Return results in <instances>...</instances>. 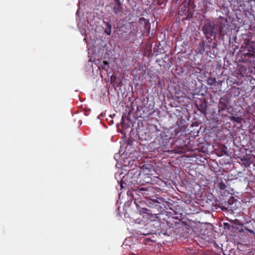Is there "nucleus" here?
<instances>
[{"instance_id": "e433bc0d", "label": "nucleus", "mask_w": 255, "mask_h": 255, "mask_svg": "<svg viewBox=\"0 0 255 255\" xmlns=\"http://www.w3.org/2000/svg\"><path fill=\"white\" fill-rule=\"evenodd\" d=\"M136 223H138V224H140V222H141V221L139 220V219H137V220H136L135 221Z\"/></svg>"}, {"instance_id": "0eeeda50", "label": "nucleus", "mask_w": 255, "mask_h": 255, "mask_svg": "<svg viewBox=\"0 0 255 255\" xmlns=\"http://www.w3.org/2000/svg\"><path fill=\"white\" fill-rule=\"evenodd\" d=\"M155 198L150 199L148 204L149 207L153 208H161L160 205H162L164 208L166 210H170L173 212L175 215L178 213L176 207H178L177 203H174L172 200L168 199V201H166L165 199L159 197H155Z\"/></svg>"}, {"instance_id": "a878e982", "label": "nucleus", "mask_w": 255, "mask_h": 255, "mask_svg": "<svg viewBox=\"0 0 255 255\" xmlns=\"http://www.w3.org/2000/svg\"><path fill=\"white\" fill-rule=\"evenodd\" d=\"M179 128L175 129L173 131L171 132V137L175 138L177 134L180 132Z\"/></svg>"}, {"instance_id": "ddd939ff", "label": "nucleus", "mask_w": 255, "mask_h": 255, "mask_svg": "<svg viewBox=\"0 0 255 255\" xmlns=\"http://www.w3.org/2000/svg\"><path fill=\"white\" fill-rule=\"evenodd\" d=\"M238 202L237 199H235L234 197H231L228 201L226 209H229L230 210H235L237 208L236 204Z\"/></svg>"}, {"instance_id": "2f4dec72", "label": "nucleus", "mask_w": 255, "mask_h": 255, "mask_svg": "<svg viewBox=\"0 0 255 255\" xmlns=\"http://www.w3.org/2000/svg\"><path fill=\"white\" fill-rule=\"evenodd\" d=\"M121 126L123 128H127L128 127V126H127V125L125 124L124 123V117L123 116L122 118V121H121Z\"/></svg>"}, {"instance_id": "39448f33", "label": "nucleus", "mask_w": 255, "mask_h": 255, "mask_svg": "<svg viewBox=\"0 0 255 255\" xmlns=\"http://www.w3.org/2000/svg\"><path fill=\"white\" fill-rule=\"evenodd\" d=\"M155 198L150 199L148 204L149 207L153 208H161L160 205H162L164 208L166 210H170L173 212L175 215L178 213L176 207H178L177 203H174L172 200L168 199V201H166L165 199L159 197H155Z\"/></svg>"}, {"instance_id": "423d86ee", "label": "nucleus", "mask_w": 255, "mask_h": 255, "mask_svg": "<svg viewBox=\"0 0 255 255\" xmlns=\"http://www.w3.org/2000/svg\"><path fill=\"white\" fill-rule=\"evenodd\" d=\"M155 198L150 199L148 204L149 207L153 208H161L160 205H162L164 208L166 210H170L173 212L175 215L178 213L176 207H178L177 203H174L172 200L168 199V201H166L165 199L159 197H155Z\"/></svg>"}, {"instance_id": "6ab92c4d", "label": "nucleus", "mask_w": 255, "mask_h": 255, "mask_svg": "<svg viewBox=\"0 0 255 255\" xmlns=\"http://www.w3.org/2000/svg\"><path fill=\"white\" fill-rule=\"evenodd\" d=\"M104 23L106 26V28H105L104 32L108 35H110L111 33L112 25L109 22H104Z\"/></svg>"}, {"instance_id": "4be33fe9", "label": "nucleus", "mask_w": 255, "mask_h": 255, "mask_svg": "<svg viewBox=\"0 0 255 255\" xmlns=\"http://www.w3.org/2000/svg\"><path fill=\"white\" fill-rule=\"evenodd\" d=\"M229 118L231 121L236 122L238 124H240L243 121V119L239 117L232 116L230 117Z\"/></svg>"}, {"instance_id": "2eb2a0df", "label": "nucleus", "mask_w": 255, "mask_h": 255, "mask_svg": "<svg viewBox=\"0 0 255 255\" xmlns=\"http://www.w3.org/2000/svg\"><path fill=\"white\" fill-rule=\"evenodd\" d=\"M241 93V90L239 88L233 87L230 90L229 92H227V94H231V98L232 96H238Z\"/></svg>"}, {"instance_id": "9d476101", "label": "nucleus", "mask_w": 255, "mask_h": 255, "mask_svg": "<svg viewBox=\"0 0 255 255\" xmlns=\"http://www.w3.org/2000/svg\"><path fill=\"white\" fill-rule=\"evenodd\" d=\"M245 47L248 49V52L245 54V55H249V56L255 57V42L250 40H246L245 42Z\"/></svg>"}, {"instance_id": "9b49d317", "label": "nucleus", "mask_w": 255, "mask_h": 255, "mask_svg": "<svg viewBox=\"0 0 255 255\" xmlns=\"http://www.w3.org/2000/svg\"><path fill=\"white\" fill-rule=\"evenodd\" d=\"M160 132L159 136H157L156 137L155 142H158L159 145L158 148H163V147L165 146L168 143V139L167 138V136L166 135L165 132Z\"/></svg>"}, {"instance_id": "aec40b11", "label": "nucleus", "mask_w": 255, "mask_h": 255, "mask_svg": "<svg viewBox=\"0 0 255 255\" xmlns=\"http://www.w3.org/2000/svg\"><path fill=\"white\" fill-rule=\"evenodd\" d=\"M195 0H187V6L191 10L193 11L195 7V4L194 3Z\"/></svg>"}, {"instance_id": "ea45409f", "label": "nucleus", "mask_w": 255, "mask_h": 255, "mask_svg": "<svg viewBox=\"0 0 255 255\" xmlns=\"http://www.w3.org/2000/svg\"><path fill=\"white\" fill-rule=\"evenodd\" d=\"M145 239L148 240V239H150V238H146Z\"/></svg>"}, {"instance_id": "20e7f679", "label": "nucleus", "mask_w": 255, "mask_h": 255, "mask_svg": "<svg viewBox=\"0 0 255 255\" xmlns=\"http://www.w3.org/2000/svg\"><path fill=\"white\" fill-rule=\"evenodd\" d=\"M155 198L150 199L148 204L149 207L153 208H161L160 205H162L164 208L166 210H170L173 212L175 215L178 213L176 207H178L177 203H174L172 200L168 199V201H166L165 199L159 197H155Z\"/></svg>"}, {"instance_id": "5701e85b", "label": "nucleus", "mask_w": 255, "mask_h": 255, "mask_svg": "<svg viewBox=\"0 0 255 255\" xmlns=\"http://www.w3.org/2000/svg\"><path fill=\"white\" fill-rule=\"evenodd\" d=\"M126 180H127V177H126L125 176H124L123 177V178L122 179L121 184H120L121 188H122V189L125 188H126L127 186L129 185V183H128L127 182H126Z\"/></svg>"}, {"instance_id": "f03ea898", "label": "nucleus", "mask_w": 255, "mask_h": 255, "mask_svg": "<svg viewBox=\"0 0 255 255\" xmlns=\"http://www.w3.org/2000/svg\"><path fill=\"white\" fill-rule=\"evenodd\" d=\"M238 220L232 222V224L224 223V233L227 239H233L234 237L243 238H253L255 237V220L251 221L246 226L239 223Z\"/></svg>"}, {"instance_id": "b1692460", "label": "nucleus", "mask_w": 255, "mask_h": 255, "mask_svg": "<svg viewBox=\"0 0 255 255\" xmlns=\"http://www.w3.org/2000/svg\"><path fill=\"white\" fill-rule=\"evenodd\" d=\"M216 82V80L215 78L210 77L207 80V84L210 86H212L215 84Z\"/></svg>"}, {"instance_id": "473e14b6", "label": "nucleus", "mask_w": 255, "mask_h": 255, "mask_svg": "<svg viewBox=\"0 0 255 255\" xmlns=\"http://www.w3.org/2000/svg\"><path fill=\"white\" fill-rule=\"evenodd\" d=\"M248 12H249V13L250 14V15H252L253 17L255 16V15H254L255 11L253 9H252V8H251L250 10H248Z\"/></svg>"}, {"instance_id": "f3484780", "label": "nucleus", "mask_w": 255, "mask_h": 255, "mask_svg": "<svg viewBox=\"0 0 255 255\" xmlns=\"http://www.w3.org/2000/svg\"><path fill=\"white\" fill-rule=\"evenodd\" d=\"M227 181L226 179L223 181L221 179H218L217 181V186L220 188V190H225L227 187L226 184Z\"/></svg>"}, {"instance_id": "c85d7f7f", "label": "nucleus", "mask_w": 255, "mask_h": 255, "mask_svg": "<svg viewBox=\"0 0 255 255\" xmlns=\"http://www.w3.org/2000/svg\"><path fill=\"white\" fill-rule=\"evenodd\" d=\"M135 172H136L135 171L134 169H131L128 171V172L127 174V176H131V175H132V174L134 175Z\"/></svg>"}, {"instance_id": "7ed1b4c3", "label": "nucleus", "mask_w": 255, "mask_h": 255, "mask_svg": "<svg viewBox=\"0 0 255 255\" xmlns=\"http://www.w3.org/2000/svg\"><path fill=\"white\" fill-rule=\"evenodd\" d=\"M230 22L226 17L219 16L214 21L206 20L202 27V30L207 39L215 38L218 33L221 37L224 36L230 31Z\"/></svg>"}, {"instance_id": "7c9ffc66", "label": "nucleus", "mask_w": 255, "mask_h": 255, "mask_svg": "<svg viewBox=\"0 0 255 255\" xmlns=\"http://www.w3.org/2000/svg\"><path fill=\"white\" fill-rule=\"evenodd\" d=\"M140 191H141V192H141V194H142L143 195H145V198L148 197L147 196H146V195H147V194L146 193V192H147V190H145V189H144V188H141V189H140Z\"/></svg>"}, {"instance_id": "4c0bfd02", "label": "nucleus", "mask_w": 255, "mask_h": 255, "mask_svg": "<svg viewBox=\"0 0 255 255\" xmlns=\"http://www.w3.org/2000/svg\"><path fill=\"white\" fill-rule=\"evenodd\" d=\"M167 213L168 214H170L171 215L172 214V213L171 212H167Z\"/></svg>"}, {"instance_id": "dca6fc26", "label": "nucleus", "mask_w": 255, "mask_h": 255, "mask_svg": "<svg viewBox=\"0 0 255 255\" xmlns=\"http://www.w3.org/2000/svg\"><path fill=\"white\" fill-rule=\"evenodd\" d=\"M197 243L200 247L203 248L208 247L210 243L215 244V240H198Z\"/></svg>"}, {"instance_id": "1a4fd4ad", "label": "nucleus", "mask_w": 255, "mask_h": 255, "mask_svg": "<svg viewBox=\"0 0 255 255\" xmlns=\"http://www.w3.org/2000/svg\"><path fill=\"white\" fill-rule=\"evenodd\" d=\"M187 0H184L182 2V5L180 6L179 10V15L180 16H185L183 19H188L191 18L193 15V11L191 10L187 6Z\"/></svg>"}, {"instance_id": "c9c22d12", "label": "nucleus", "mask_w": 255, "mask_h": 255, "mask_svg": "<svg viewBox=\"0 0 255 255\" xmlns=\"http://www.w3.org/2000/svg\"><path fill=\"white\" fill-rule=\"evenodd\" d=\"M113 123H114V121H113V120H110V122H109V124H110V125H112V124H113Z\"/></svg>"}, {"instance_id": "72a5a7b5", "label": "nucleus", "mask_w": 255, "mask_h": 255, "mask_svg": "<svg viewBox=\"0 0 255 255\" xmlns=\"http://www.w3.org/2000/svg\"><path fill=\"white\" fill-rule=\"evenodd\" d=\"M237 1V3L239 4V6H242V3H243V0H234V2Z\"/></svg>"}, {"instance_id": "bb28decb", "label": "nucleus", "mask_w": 255, "mask_h": 255, "mask_svg": "<svg viewBox=\"0 0 255 255\" xmlns=\"http://www.w3.org/2000/svg\"><path fill=\"white\" fill-rule=\"evenodd\" d=\"M239 242L241 244H243L244 245H245V246L247 248H249L250 246V240H239Z\"/></svg>"}, {"instance_id": "f704fd0d", "label": "nucleus", "mask_w": 255, "mask_h": 255, "mask_svg": "<svg viewBox=\"0 0 255 255\" xmlns=\"http://www.w3.org/2000/svg\"><path fill=\"white\" fill-rule=\"evenodd\" d=\"M153 128H154L155 130L157 132H159L160 130L157 128V127L155 125L153 126Z\"/></svg>"}, {"instance_id": "f257e3e1", "label": "nucleus", "mask_w": 255, "mask_h": 255, "mask_svg": "<svg viewBox=\"0 0 255 255\" xmlns=\"http://www.w3.org/2000/svg\"><path fill=\"white\" fill-rule=\"evenodd\" d=\"M169 220L167 221L168 225L170 228H178L180 237L183 238L184 239H194L195 238L206 239L209 236V231L205 228L192 227L187 223L181 222L177 217L171 216Z\"/></svg>"}, {"instance_id": "4468645a", "label": "nucleus", "mask_w": 255, "mask_h": 255, "mask_svg": "<svg viewBox=\"0 0 255 255\" xmlns=\"http://www.w3.org/2000/svg\"><path fill=\"white\" fill-rule=\"evenodd\" d=\"M115 5L113 7L114 12L118 14L123 12V7L120 0H115Z\"/></svg>"}, {"instance_id": "cd10ccee", "label": "nucleus", "mask_w": 255, "mask_h": 255, "mask_svg": "<svg viewBox=\"0 0 255 255\" xmlns=\"http://www.w3.org/2000/svg\"><path fill=\"white\" fill-rule=\"evenodd\" d=\"M140 213H145L148 215L152 214L151 211L147 209L146 208H142V210L140 211Z\"/></svg>"}, {"instance_id": "a19ab883", "label": "nucleus", "mask_w": 255, "mask_h": 255, "mask_svg": "<svg viewBox=\"0 0 255 255\" xmlns=\"http://www.w3.org/2000/svg\"><path fill=\"white\" fill-rule=\"evenodd\" d=\"M220 11L219 10H217V12Z\"/></svg>"}, {"instance_id": "f8f14e48", "label": "nucleus", "mask_w": 255, "mask_h": 255, "mask_svg": "<svg viewBox=\"0 0 255 255\" xmlns=\"http://www.w3.org/2000/svg\"><path fill=\"white\" fill-rule=\"evenodd\" d=\"M138 25L140 27H142L145 31L149 32L150 24L148 19L143 17L139 18L138 19Z\"/></svg>"}, {"instance_id": "58836bf2", "label": "nucleus", "mask_w": 255, "mask_h": 255, "mask_svg": "<svg viewBox=\"0 0 255 255\" xmlns=\"http://www.w3.org/2000/svg\"><path fill=\"white\" fill-rule=\"evenodd\" d=\"M149 241L151 242H153L154 241V240H149Z\"/></svg>"}, {"instance_id": "393cba45", "label": "nucleus", "mask_w": 255, "mask_h": 255, "mask_svg": "<svg viewBox=\"0 0 255 255\" xmlns=\"http://www.w3.org/2000/svg\"><path fill=\"white\" fill-rule=\"evenodd\" d=\"M101 67L102 69L108 71L110 67L109 63L107 61H104L101 65Z\"/></svg>"}, {"instance_id": "a211bd4d", "label": "nucleus", "mask_w": 255, "mask_h": 255, "mask_svg": "<svg viewBox=\"0 0 255 255\" xmlns=\"http://www.w3.org/2000/svg\"><path fill=\"white\" fill-rule=\"evenodd\" d=\"M235 244L238 246V249L241 252H246L247 251V248L245 247V245L241 244L240 242H238V240H234Z\"/></svg>"}, {"instance_id": "6e6552de", "label": "nucleus", "mask_w": 255, "mask_h": 255, "mask_svg": "<svg viewBox=\"0 0 255 255\" xmlns=\"http://www.w3.org/2000/svg\"><path fill=\"white\" fill-rule=\"evenodd\" d=\"M231 94H226L224 96L219 99V111L227 110L229 113H230L229 110L232 108L230 105L231 101Z\"/></svg>"}, {"instance_id": "412c9836", "label": "nucleus", "mask_w": 255, "mask_h": 255, "mask_svg": "<svg viewBox=\"0 0 255 255\" xmlns=\"http://www.w3.org/2000/svg\"><path fill=\"white\" fill-rule=\"evenodd\" d=\"M205 42L203 40L200 42L199 44V52L203 53L205 51Z\"/></svg>"}, {"instance_id": "c756f323", "label": "nucleus", "mask_w": 255, "mask_h": 255, "mask_svg": "<svg viewBox=\"0 0 255 255\" xmlns=\"http://www.w3.org/2000/svg\"><path fill=\"white\" fill-rule=\"evenodd\" d=\"M201 108L202 109V112H205L206 110L207 105L206 103H202L200 105Z\"/></svg>"}]
</instances>
